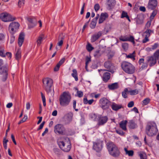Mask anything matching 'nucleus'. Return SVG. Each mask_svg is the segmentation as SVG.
Instances as JSON below:
<instances>
[{
  "label": "nucleus",
  "instance_id": "f257e3e1",
  "mask_svg": "<svg viewBox=\"0 0 159 159\" xmlns=\"http://www.w3.org/2000/svg\"><path fill=\"white\" fill-rule=\"evenodd\" d=\"M107 148L110 155L114 157H118L120 152L118 147L113 142H109L107 144Z\"/></svg>",
  "mask_w": 159,
  "mask_h": 159
},
{
  "label": "nucleus",
  "instance_id": "f03ea898",
  "mask_svg": "<svg viewBox=\"0 0 159 159\" xmlns=\"http://www.w3.org/2000/svg\"><path fill=\"white\" fill-rule=\"evenodd\" d=\"M71 99V95L69 92H64L61 95L59 98L60 105L63 107L67 106L69 104Z\"/></svg>",
  "mask_w": 159,
  "mask_h": 159
},
{
  "label": "nucleus",
  "instance_id": "7ed1b4c3",
  "mask_svg": "<svg viewBox=\"0 0 159 159\" xmlns=\"http://www.w3.org/2000/svg\"><path fill=\"white\" fill-rule=\"evenodd\" d=\"M43 87L48 93H52L53 95L54 91H52L51 88L53 84L52 80L49 78H45L43 80Z\"/></svg>",
  "mask_w": 159,
  "mask_h": 159
},
{
  "label": "nucleus",
  "instance_id": "20e7f679",
  "mask_svg": "<svg viewBox=\"0 0 159 159\" xmlns=\"http://www.w3.org/2000/svg\"><path fill=\"white\" fill-rule=\"evenodd\" d=\"M158 129L155 123L149 124L146 127V132L149 136H152L155 135L157 133Z\"/></svg>",
  "mask_w": 159,
  "mask_h": 159
},
{
  "label": "nucleus",
  "instance_id": "39448f33",
  "mask_svg": "<svg viewBox=\"0 0 159 159\" xmlns=\"http://www.w3.org/2000/svg\"><path fill=\"white\" fill-rule=\"evenodd\" d=\"M58 144L61 149L64 152H68L71 149V145L69 139L67 138H65L64 141H59Z\"/></svg>",
  "mask_w": 159,
  "mask_h": 159
},
{
  "label": "nucleus",
  "instance_id": "423d86ee",
  "mask_svg": "<svg viewBox=\"0 0 159 159\" xmlns=\"http://www.w3.org/2000/svg\"><path fill=\"white\" fill-rule=\"evenodd\" d=\"M121 67L124 71L129 74H132L135 71V67L129 62H123L121 65Z\"/></svg>",
  "mask_w": 159,
  "mask_h": 159
},
{
  "label": "nucleus",
  "instance_id": "0eeeda50",
  "mask_svg": "<svg viewBox=\"0 0 159 159\" xmlns=\"http://www.w3.org/2000/svg\"><path fill=\"white\" fill-rule=\"evenodd\" d=\"M101 107L103 110L108 109L111 106V102L105 98H103L99 100Z\"/></svg>",
  "mask_w": 159,
  "mask_h": 159
},
{
  "label": "nucleus",
  "instance_id": "6e6552de",
  "mask_svg": "<svg viewBox=\"0 0 159 159\" xmlns=\"http://www.w3.org/2000/svg\"><path fill=\"white\" fill-rule=\"evenodd\" d=\"M8 68V66L0 67V75H1L2 80L5 81L7 78Z\"/></svg>",
  "mask_w": 159,
  "mask_h": 159
},
{
  "label": "nucleus",
  "instance_id": "1a4fd4ad",
  "mask_svg": "<svg viewBox=\"0 0 159 159\" xmlns=\"http://www.w3.org/2000/svg\"><path fill=\"white\" fill-rule=\"evenodd\" d=\"M0 18L4 22H9L14 20L15 19L10 14L7 13H3L0 15Z\"/></svg>",
  "mask_w": 159,
  "mask_h": 159
},
{
  "label": "nucleus",
  "instance_id": "9d476101",
  "mask_svg": "<svg viewBox=\"0 0 159 159\" xmlns=\"http://www.w3.org/2000/svg\"><path fill=\"white\" fill-rule=\"evenodd\" d=\"M20 25L17 22H13L10 23L9 26V30L10 32L13 34L18 29Z\"/></svg>",
  "mask_w": 159,
  "mask_h": 159
},
{
  "label": "nucleus",
  "instance_id": "9b49d317",
  "mask_svg": "<svg viewBox=\"0 0 159 159\" xmlns=\"http://www.w3.org/2000/svg\"><path fill=\"white\" fill-rule=\"evenodd\" d=\"M65 131L63 126L61 124H58L54 127V131L56 133L60 134H63Z\"/></svg>",
  "mask_w": 159,
  "mask_h": 159
},
{
  "label": "nucleus",
  "instance_id": "f8f14e48",
  "mask_svg": "<svg viewBox=\"0 0 159 159\" xmlns=\"http://www.w3.org/2000/svg\"><path fill=\"white\" fill-rule=\"evenodd\" d=\"M102 141H98L93 143V148L97 152L101 150L102 145Z\"/></svg>",
  "mask_w": 159,
  "mask_h": 159
},
{
  "label": "nucleus",
  "instance_id": "ddd939ff",
  "mask_svg": "<svg viewBox=\"0 0 159 159\" xmlns=\"http://www.w3.org/2000/svg\"><path fill=\"white\" fill-rule=\"evenodd\" d=\"M104 66L105 68L107 69V70L112 73H114L113 69L114 66L110 61H106L104 63Z\"/></svg>",
  "mask_w": 159,
  "mask_h": 159
},
{
  "label": "nucleus",
  "instance_id": "4468645a",
  "mask_svg": "<svg viewBox=\"0 0 159 159\" xmlns=\"http://www.w3.org/2000/svg\"><path fill=\"white\" fill-rule=\"evenodd\" d=\"M108 120V118L107 116H100L98 117V125H103L107 122Z\"/></svg>",
  "mask_w": 159,
  "mask_h": 159
},
{
  "label": "nucleus",
  "instance_id": "2eb2a0df",
  "mask_svg": "<svg viewBox=\"0 0 159 159\" xmlns=\"http://www.w3.org/2000/svg\"><path fill=\"white\" fill-rule=\"evenodd\" d=\"M157 0H149L148 2L147 7L151 10L154 9L157 5Z\"/></svg>",
  "mask_w": 159,
  "mask_h": 159
},
{
  "label": "nucleus",
  "instance_id": "dca6fc26",
  "mask_svg": "<svg viewBox=\"0 0 159 159\" xmlns=\"http://www.w3.org/2000/svg\"><path fill=\"white\" fill-rule=\"evenodd\" d=\"M156 61V59L155 58L152 56L147 57V61L149 63L150 66H152L155 64Z\"/></svg>",
  "mask_w": 159,
  "mask_h": 159
},
{
  "label": "nucleus",
  "instance_id": "f3484780",
  "mask_svg": "<svg viewBox=\"0 0 159 159\" xmlns=\"http://www.w3.org/2000/svg\"><path fill=\"white\" fill-rule=\"evenodd\" d=\"M28 26L29 28H32L35 26L36 25V20L35 18H28Z\"/></svg>",
  "mask_w": 159,
  "mask_h": 159
},
{
  "label": "nucleus",
  "instance_id": "a211bd4d",
  "mask_svg": "<svg viewBox=\"0 0 159 159\" xmlns=\"http://www.w3.org/2000/svg\"><path fill=\"white\" fill-rule=\"evenodd\" d=\"M108 17V14L107 13H101L100 17L99 19L98 23L101 24Z\"/></svg>",
  "mask_w": 159,
  "mask_h": 159
},
{
  "label": "nucleus",
  "instance_id": "6ab92c4d",
  "mask_svg": "<svg viewBox=\"0 0 159 159\" xmlns=\"http://www.w3.org/2000/svg\"><path fill=\"white\" fill-rule=\"evenodd\" d=\"M111 106L112 109L115 111H117L123 107L121 105L118 104L115 102H113Z\"/></svg>",
  "mask_w": 159,
  "mask_h": 159
},
{
  "label": "nucleus",
  "instance_id": "aec40b11",
  "mask_svg": "<svg viewBox=\"0 0 159 159\" xmlns=\"http://www.w3.org/2000/svg\"><path fill=\"white\" fill-rule=\"evenodd\" d=\"M128 126L131 129H134L138 127L137 124L133 120H131L129 121Z\"/></svg>",
  "mask_w": 159,
  "mask_h": 159
},
{
  "label": "nucleus",
  "instance_id": "412c9836",
  "mask_svg": "<svg viewBox=\"0 0 159 159\" xmlns=\"http://www.w3.org/2000/svg\"><path fill=\"white\" fill-rule=\"evenodd\" d=\"M151 30H146L145 32L143 33V36L144 38L143 40H148V38L150 36Z\"/></svg>",
  "mask_w": 159,
  "mask_h": 159
},
{
  "label": "nucleus",
  "instance_id": "4be33fe9",
  "mask_svg": "<svg viewBox=\"0 0 159 159\" xmlns=\"http://www.w3.org/2000/svg\"><path fill=\"white\" fill-rule=\"evenodd\" d=\"M108 88L111 90H113L118 89L119 85L117 83H115L108 85Z\"/></svg>",
  "mask_w": 159,
  "mask_h": 159
},
{
  "label": "nucleus",
  "instance_id": "5701e85b",
  "mask_svg": "<svg viewBox=\"0 0 159 159\" xmlns=\"http://www.w3.org/2000/svg\"><path fill=\"white\" fill-rule=\"evenodd\" d=\"M110 78V74L109 72L104 73L103 75V80L105 82H107Z\"/></svg>",
  "mask_w": 159,
  "mask_h": 159
},
{
  "label": "nucleus",
  "instance_id": "b1692460",
  "mask_svg": "<svg viewBox=\"0 0 159 159\" xmlns=\"http://www.w3.org/2000/svg\"><path fill=\"white\" fill-rule=\"evenodd\" d=\"M127 121L126 120H123L119 124L120 127L123 130H126L127 129L126 125L127 123Z\"/></svg>",
  "mask_w": 159,
  "mask_h": 159
},
{
  "label": "nucleus",
  "instance_id": "393cba45",
  "mask_svg": "<svg viewBox=\"0 0 159 159\" xmlns=\"http://www.w3.org/2000/svg\"><path fill=\"white\" fill-rule=\"evenodd\" d=\"M136 23L138 24H141L143 23V17L142 15L138 16L136 19Z\"/></svg>",
  "mask_w": 159,
  "mask_h": 159
},
{
  "label": "nucleus",
  "instance_id": "a878e982",
  "mask_svg": "<svg viewBox=\"0 0 159 159\" xmlns=\"http://www.w3.org/2000/svg\"><path fill=\"white\" fill-rule=\"evenodd\" d=\"M115 3L116 1L115 0H107V4L110 7L113 6Z\"/></svg>",
  "mask_w": 159,
  "mask_h": 159
},
{
  "label": "nucleus",
  "instance_id": "bb28decb",
  "mask_svg": "<svg viewBox=\"0 0 159 159\" xmlns=\"http://www.w3.org/2000/svg\"><path fill=\"white\" fill-rule=\"evenodd\" d=\"M58 39L59 40H63L64 39H69V38H68L67 34H65L61 33L59 36Z\"/></svg>",
  "mask_w": 159,
  "mask_h": 159
},
{
  "label": "nucleus",
  "instance_id": "cd10ccee",
  "mask_svg": "<svg viewBox=\"0 0 159 159\" xmlns=\"http://www.w3.org/2000/svg\"><path fill=\"white\" fill-rule=\"evenodd\" d=\"M73 73L71 74V75L75 79V81H77L78 80V78L77 76V72L76 70L74 69L72 70Z\"/></svg>",
  "mask_w": 159,
  "mask_h": 159
},
{
  "label": "nucleus",
  "instance_id": "c85d7f7f",
  "mask_svg": "<svg viewBox=\"0 0 159 159\" xmlns=\"http://www.w3.org/2000/svg\"><path fill=\"white\" fill-rule=\"evenodd\" d=\"M124 150L126 154L128 155L129 156H132L134 155V151L133 150L128 151L127 148H125Z\"/></svg>",
  "mask_w": 159,
  "mask_h": 159
},
{
  "label": "nucleus",
  "instance_id": "c756f323",
  "mask_svg": "<svg viewBox=\"0 0 159 159\" xmlns=\"http://www.w3.org/2000/svg\"><path fill=\"white\" fill-rule=\"evenodd\" d=\"M138 154L140 157V159H147V156L144 152H139L138 153Z\"/></svg>",
  "mask_w": 159,
  "mask_h": 159
},
{
  "label": "nucleus",
  "instance_id": "7c9ffc66",
  "mask_svg": "<svg viewBox=\"0 0 159 159\" xmlns=\"http://www.w3.org/2000/svg\"><path fill=\"white\" fill-rule=\"evenodd\" d=\"M135 52L134 51L132 53H130L129 54L126 56V57L128 58H129L133 60V61L135 60Z\"/></svg>",
  "mask_w": 159,
  "mask_h": 159
},
{
  "label": "nucleus",
  "instance_id": "2f4dec72",
  "mask_svg": "<svg viewBox=\"0 0 159 159\" xmlns=\"http://www.w3.org/2000/svg\"><path fill=\"white\" fill-rule=\"evenodd\" d=\"M102 33L99 32L93 35V40H97L101 36Z\"/></svg>",
  "mask_w": 159,
  "mask_h": 159
},
{
  "label": "nucleus",
  "instance_id": "473e14b6",
  "mask_svg": "<svg viewBox=\"0 0 159 159\" xmlns=\"http://www.w3.org/2000/svg\"><path fill=\"white\" fill-rule=\"evenodd\" d=\"M119 40H134V38L132 36H130L129 37H128L126 36L124 37L121 36Z\"/></svg>",
  "mask_w": 159,
  "mask_h": 159
},
{
  "label": "nucleus",
  "instance_id": "72a5a7b5",
  "mask_svg": "<svg viewBox=\"0 0 159 159\" xmlns=\"http://www.w3.org/2000/svg\"><path fill=\"white\" fill-rule=\"evenodd\" d=\"M86 48L88 51L90 52L94 49V48L91 44L88 42L86 46Z\"/></svg>",
  "mask_w": 159,
  "mask_h": 159
},
{
  "label": "nucleus",
  "instance_id": "f704fd0d",
  "mask_svg": "<svg viewBox=\"0 0 159 159\" xmlns=\"http://www.w3.org/2000/svg\"><path fill=\"white\" fill-rule=\"evenodd\" d=\"M127 93H129V91L127 88H125L122 93V96L124 98H127Z\"/></svg>",
  "mask_w": 159,
  "mask_h": 159
},
{
  "label": "nucleus",
  "instance_id": "c9c22d12",
  "mask_svg": "<svg viewBox=\"0 0 159 159\" xmlns=\"http://www.w3.org/2000/svg\"><path fill=\"white\" fill-rule=\"evenodd\" d=\"M129 93L130 95H135L138 94L139 90L137 89L133 90H131L129 91Z\"/></svg>",
  "mask_w": 159,
  "mask_h": 159
},
{
  "label": "nucleus",
  "instance_id": "e433bc0d",
  "mask_svg": "<svg viewBox=\"0 0 159 159\" xmlns=\"http://www.w3.org/2000/svg\"><path fill=\"white\" fill-rule=\"evenodd\" d=\"M21 51L20 49H18L16 54V58L18 60L21 57Z\"/></svg>",
  "mask_w": 159,
  "mask_h": 159
},
{
  "label": "nucleus",
  "instance_id": "4c0bfd02",
  "mask_svg": "<svg viewBox=\"0 0 159 159\" xmlns=\"http://www.w3.org/2000/svg\"><path fill=\"white\" fill-rule=\"evenodd\" d=\"M73 114L72 113H69L67 115V120L69 122H70L72 120Z\"/></svg>",
  "mask_w": 159,
  "mask_h": 159
},
{
  "label": "nucleus",
  "instance_id": "58836bf2",
  "mask_svg": "<svg viewBox=\"0 0 159 159\" xmlns=\"http://www.w3.org/2000/svg\"><path fill=\"white\" fill-rule=\"evenodd\" d=\"M97 22L96 21L94 20H92V21L90 25V27L91 28L93 29L95 27L96 25Z\"/></svg>",
  "mask_w": 159,
  "mask_h": 159
},
{
  "label": "nucleus",
  "instance_id": "ea45409f",
  "mask_svg": "<svg viewBox=\"0 0 159 159\" xmlns=\"http://www.w3.org/2000/svg\"><path fill=\"white\" fill-rule=\"evenodd\" d=\"M101 55V54L100 53L99 50L96 51L94 54V56L96 58H98L100 57Z\"/></svg>",
  "mask_w": 159,
  "mask_h": 159
},
{
  "label": "nucleus",
  "instance_id": "a19ab883",
  "mask_svg": "<svg viewBox=\"0 0 159 159\" xmlns=\"http://www.w3.org/2000/svg\"><path fill=\"white\" fill-rule=\"evenodd\" d=\"M25 37V34L22 32L19 34L18 40H24Z\"/></svg>",
  "mask_w": 159,
  "mask_h": 159
},
{
  "label": "nucleus",
  "instance_id": "79ce46f5",
  "mask_svg": "<svg viewBox=\"0 0 159 159\" xmlns=\"http://www.w3.org/2000/svg\"><path fill=\"white\" fill-rule=\"evenodd\" d=\"M47 35H45L43 34H40L38 37L37 40H43V39H48Z\"/></svg>",
  "mask_w": 159,
  "mask_h": 159
},
{
  "label": "nucleus",
  "instance_id": "37998d69",
  "mask_svg": "<svg viewBox=\"0 0 159 159\" xmlns=\"http://www.w3.org/2000/svg\"><path fill=\"white\" fill-rule=\"evenodd\" d=\"M115 54V52L114 51L110 52L107 55V57L108 59H111L113 57Z\"/></svg>",
  "mask_w": 159,
  "mask_h": 159
},
{
  "label": "nucleus",
  "instance_id": "c03bdc74",
  "mask_svg": "<svg viewBox=\"0 0 159 159\" xmlns=\"http://www.w3.org/2000/svg\"><path fill=\"white\" fill-rule=\"evenodd\" d=\"M156 59H158L159 57V50H157L152 56Z\"/></svg>",
  "mask_w": 159,
  "mask_h": 159
},
{
  "label": "nucleus",
  "instance_id": "a18cd8bd",
  "mask_svg": "<svg viewBox=\"0 0 159 159\" xmlns=\"http://www.w3.org/2000/svg\"><path fill=\"white\" fill-rule=\"evenodd\" d=\"M4 50L2 47H0V56L1 57H4L6 55L4 54Z\"/></svg>",
  "mask_w": 159,
  "mask_h": 159
},
{
  "label": "nucleus",
  "instance_id": "49530a36",
  "mask_svg": "<svg viewBox=\"0 0 159 159\" xmlns=\"http://www.w3.org/2000/svg\"><path fill=\"white\" fill-rule=\"evenodd\" d=\"M77 95H75V96H77L79 98L82 97L83 95V92L81 91H78L76 92Z\"/></svg>",
  "mask_w": 159,
  "mask_h": 159
},
{
  "label": "nucleus",
  "instance_id": "de8ad7c7",
  "mask_svg": "<svg viewBox=\"0 0 159 159\" xmlns=\"http://www.w3.org/2000/svg\"><path fill=\"white\" fill-rule=\"evenodd\" d=\"M122 47L125 50H126L128 48V45L127 43H124L122 44Z\"/></svg>",
  "mask_w": 159,
  "mask_h": 159
},
{
  "label": "nucleus",
  "instance_id": "09e8293b",
  "mask_svg": "<svg viewBox=\"0 0 159 159\" xmlns=\"http://www.w3.org/2000/svg\"><path fill=\"white\" fill-rule=\"evenodd\" d=\"M25 0H19L18 2V5L19 7L23 6L24 4Z\"/></svg>",
  "mask_w": 159,
  "mask_h": 159
},
{
  "label": "nucleus",
  "instance_id": "8fccbe9b",
  "mask_svg": "<svg viewBox=\"0 0 159 159\" xmlns=\"http://www.w3.org/2000/svg\"><path fill=\"white\" fill-rule=\"evenodd\" d=\"M150 102V99L148 98H146L143 101V103L144 105H146L148 104Z\"/></svg>",
  "mask_w": 159,
  "mask_h": 159
},
{
  "label": "nucleus",
  "instance_id": "3c124183",
  "mask_svg": "<svg viewBox=\"0 0 159 159\" xmlns=\"http://www.w3.org/2000/svg\"><path fill=\"white\" fill-rule=\"evenodd\" d=\"M124 17L128 18V16L127 12L123 11L122 13L121 18H123Z\"/></svg>",
  "mask_w": 159,
  "mask_h": 159
},
{
  "label": "nucleus",
  "instance_id": "603ef678",
  "mask_svg": "<svg viewBox=\"0 0 159 159\" xmlns=\"http://www.w3.org/2000/svg\"><path fill=\"white\" fill-rule=\"evenodd\" d=\"M7 66V65L6 64H4L3 60L2 59H0V67Z\"/></svg>",
  "mask_w": 159,
  "mask_h": 159
},
{
  "label": "nucleus",
  "instance_id": "864d4df0",
  "mask_svg": "<svg viewBox=\"0 0 159 159\" xmlns=\"http://www.w3.org/2000/svg\"><path fill=\"white\" fill-rule=\"evenodd\" d=\"M157 13V11L156 10H154L152 12V15L150 16V19H153Z\"/></svg>",
  "mask_w": 159,
  "mask_h": 159
},
{
  "label": "nucleus",
  "instance_id": "5fc2aeb1",
  "mask_svg": "<svg viewBox=\"0 0 159 159\" xmlns=\"http://www.w3.org/2000/svg\"><path fill=\"white\" fill-rule=\"evenodd\" d=\"M100 6L98 4H96L94 7V8L95 11H97L99 9Z\"/></svg>",
  "mask_w": 159,
  "mask_h": 159
},
{
  "label": "nucleus",
  "instance_id": "6e6d98bb",
  "mask_svg": "<svg viewBox=\"0 0 159 159\" xmlns=\"http://www.w3.org/2000/svg\"><path fill=\"white\" fill-rule=\"evenodd\" d=\"M91 61V59L89 57H87L86 58V62L85 64H86V66H87L88 64L89 63V62Z\"/></svg>",
  "mask_w": 159,
  "mask_h": 159
},
{
  "label": "nucleus",
  "instance_id": "4d7b16f0",
  "mask_svg": "<svg viewBox=\"0 0 159 159\" xmlns=\"http://www.w3.org/2000/svg\"><path fill=\"white\" fill-rule=\"evenodd\" d=\"M134 105V102L133 101L129 102L128 104V107L130 108L133 107Z\"/></svg>",
  "mask_w": 159,
  "mask_h": 159
},
{
  "label": "nucleus",
  "instance_id": "13d9d810",
  "mask_svg": "<svg viewBox=\"0 0 159 159\" xmlns=\"http://www.w3.org/2000/svg\"><path fill=\"white\" fill-rule=\"evenodd\" d=\"M116 132L117 134H119L121 135H123L124 134V133L121 130H116Z\"/></svg>",
  "mask_w": 159,
  "mask_h": 159
},
{
  "label": "nucleus",
  "instance_id": "bf43d9fd",
  "mask_svg": "<svg viewBox=\"0 0 159 159\" xmlns=\"http://www.w3.org/2000/svg\"><path fill=\"white\" fill-rule=\"evenodd\" d=\"M45 123V122L44 121H43L40 125L39 127L37 129L38 130H39L41 129H42L44 126V125Z\"/></svg>",
  "mask_w": 159,
  "mask_h": 159
},
{
  "label": "nucleus",
  "instance_id": "052dcab7",
  "mask_svg": "<svg viewBox=\"0 0 159 159\" xmlns=\"http://www.w3.org/2000/svg\"><path fill=\"white\" fill-rule=\"evenodd\" d=\"M63 43V42L62 40H60L59 42L57 44V45L56 46V48L57 49H58V46H61Z\"/></svg>",
  "mask_w": 159,
  "mask_h": 159
},
{
  "label": "nucleus",
  "instance_id": "680f3d73",
  "mask_svg": "<svg viewBox=\"0 0 159 159\" xmlns=\"http://www.w3.org/2000/svg\"><path fill=\"white\" fill-rule=\"evenodd\" d=\"M60 66L58 64H57L56 66L54 68V71H58L59 70Z\"/></svg>",
  "mask_w": 159,
  "mask_h": 159
},
{
  "label": "nucleus",
  "instance_id": "e2e57ef3",
  "mask_svg": "<svg viewBox=\"0 0 159 159\" xmlns=\"http://www.w3.org/2000/svg\"><path fill=\"white\" fill-rule=\"evenodd\" d=\"M65 61V58H62L57 63L60 66H61L63 63L64 62V61Z\"/></svg>",
  "mask_w": 159,
  "mask_h": 159
},
{
  "label": "nucleus",
  "instance_id": "0e129e2a",
  "mask_svg": "<svg viewBox=\"0 0 159 159\" xmlns=\"http://www.w3.org/2000/svg\"><path fill=\"white\" fill-rule=\"evenodd\" d=\"M84 6H85V3H83V5L82 7L81 11H80V14L81 15L83 14L84 13Z\"/></svg>",
  "mask_w": 159,
  "mask_h": 159
},
{
  "label": "nucleus",
  "instance_id": "69168bd1",
  "mask_svg": "<svg viewBox=\"0 0 159 159\" xmlns=\"http://www.w3.org/2000/svg\"><path fill=\"white\" fill-rule=\"evenodd\" d=\"M5 39V36L3 34H0V40H3Z\"/></svg>",
  "mask_w": 159,
  "mask_h": 159
},
{
  "label": "nucleus",
  "instance_id": "338daca9",
  "mask_svg": "<svg viewBox=\"0 0 159 159\" xmlns=\"http://www.w3.org/2000/svg\"><path fill=\"white\" fill-rule=\"evenodd\" d=\"M148 66V64L146 63H143V64L141 68L142 69L146 68Z\"/></svg>",
  "mask_w": 159,
  "mask_h": 159
},
{
  "label": "nucleus",
  "instance_id": "774afa93",
  "mask_svg": "<svg viewBox=\"0 0 159 159\" xmlns=\"http://www.w3.org/2000/svg\"><path fill=\"white\" fill-rule=\"evenodd\" d=\"M23 43V40H18V43L20 47H21Z\"/></svg>",
  "mask_w": 159,
  "mask_h": 159
}]
</instances>
